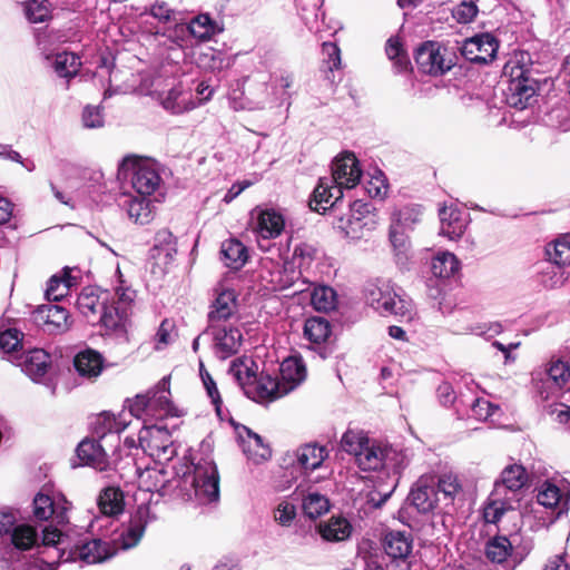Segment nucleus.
<instances>
[{
	"label": "nucleus",
	"mask_w": 570,
	"mask_h": 570,
	"mask_svg": "<svg viewBox=\"0 0 570 570\" xmlns=\"http://www.w3.org/2000/svg\"><path fill=\"white\" fill-rule=\"evenodd\" d=\"M140 489L158 492L160 495H175L184 500L209 503L219 498V475L210 456L195 455L175 466V475L167 479L161 468H148L139 473Z\"/></svg>",
	"instance_id": "nucleus-1"
},
{
	"label": "nucleus",
	"mask_w": 570,
	"mask_h": 570,
	"mask_svg": "<svg viewBox=\"0 0 570 570\" xmlns=\"http://www.w3.org/2000/svg\"><path fill=\"white\" fill-rule=\"evenodd\" d=\"M38 533L28 523H20L11 509L0 510V569L43 570L38 560H32L27 551L38 546Z\"/></svg>",
	"instance_id": "nucleus-2"
},
{
	"label": "nucleus",
	"mask_w": 570,
	"mask_h": 570,
	"mask_svg": "<svg viewBox=\"0 0 570 570\" xmlns=\"http://www.w3.org/2000/svg\"><path fill=\"white\" fill-rule=\"evenodd\" d=\"M42 544L52 548L60 562L82 561L87 564L104 562L117 553L111 541L85 537L72 543L70 535L57 528L43 530Z\"/></svg>",
	"instance_id": "nucleus-3"
},
{
	"label": "nucleus",
	"mask_w": 570,
	"mask_h": 570,
	"mask_svg": "<svg viewBox=\"0 0 570 570\" xmlns=\"http://www.w3.org/2000/svg\"><path fill=\"white\" fill-rule=\"evenodd\" d=\"M361 176L362 170L354 154L345 153L336 157L332 165V175L320 178L309 203L311 208L321 212L333 207L343 197V188H354Z\"/></svg>",
	"instance_id": "nucleus-4"
},
{
	"label": "nucleus",
	"mask_w": 570,
	"mask_h": 570,
	"mask_svg": "<svg viewBox=\"0 0 570 570\" xmlns=\"http://www.w3.org/2000/svg\"><path fill=\"white\" fill-rule=\"evenodd\" d=\"M110 294L95 287H86L78 295L76 306L91 324L102 325L107 332L125 337L127 327L126 311L111 312Z\"/></svg>",
	"instance_id": "nucleus-5"
},
{
	"label": "nucleus",
	"mask_w": 570,
	"mask_h": 570,
	"mask_svg": "<svg viewBox=\"0 0 570 570\" xmlns=\"http://www.w3.org/2000/svg\"><path fill=\"white\" fill-rule=\"evenodd\" d=\"M170 376H164L155 386L144 394L128 400L129 416L144 420L146 417L165 419L179 416L180 412L171 401Z\"/></svg>",
	"instance_id": "nucleus-6"
},
{
	"label": "nucleus",
	"mask_w": 570,
	"mask_h": 570,
	"mask_svg": "<svg viewBox=\"0 0 570 570\" xmlns=\"http://www.w3.org/2000/svg\"><path fill=\"white\" fill-rule=\"evenodd\" d=\"M366 301L383 316L394 315L411 321L414 315L412 301L387 279H376L368 284Z\"/></svg>",
	"instance_id": "nucleus-7"
},
{
	"label": "nucleus",
	"mask_w": 570,
	"mask_h": 570,
	"mask_svg": "<svg viewBox=\"0 0 570 570\" xmlns=\"http://www.w3.org/2000/svg\"><path fill=\"white\" fill-rule=\"evenodd\" d=\"M532 381L541 400L557 396L570 381V346L559 356H552L542 368L534 371Z\"/></svg>",
	"instance_id": "nucleus-8"
},
{
	"label": "nucleus",
	"mask_w": 570,
	"mask_h": 570,
	"mask_svg": "<svg viewBox=\"0 0 570 570\" xmlns=\"http://www.w3.org/2000/svg\"><path fill=\"white\" fill-rule=\"evenodd\" d=\"M384 445L371 441L362 431L347 430L341 439V448L355 459L363 471H376L384 466Z\"/></svg>",
	"instance_id": "nucleus-9"
},
{
	"label": "nucleus",
	"mask_w": 570,
	"mask_h": 570,
	"mask_svg": "<svg viewBox=\"0 0 570 570\" xmlns=\"http://www.w3.org/2000/svg\"><path fill=\"white\" fill-rule=\"evenodd\" d=\"M119 175H131L132 188L141 196L151 195L161 181L156 163L149 158L127 156L119 164Z\"/></svg>",
	"instance_id": "nucleus-10"
},
{
	"label": "nucleus",
	"mask_w": 570,
	"mask_h": 570,
	"mask_svg": "<svg viewBox=\"0 0 570 570\" xmlns=\"http://www.w3.org/2000/svg\"><path fill=\"white\" fill-rule=\"evenodd\" d=\"M529 70L518 61L510 60L503 68V76L508 78L504 89L505 101L510 107L524 109L529 106L535 94L533 81L528 77Z\"/></svg>",
	"instance_id": "nucleus-11"
},
{
	"label": "nucleus",
	"mask_w": 570,
	"mask_h": 570,
	"mask_svg": "<svg viewBox=\"0 0 570 570\" xmlns=\"http://www.w3.org/2000/svg\"><path fill=\"white\" fill-rule=\"evenodd\" d=\"M153 520L149 507L138 505L130 515L128 523L122 525L119 535L111 541L112 546L119 550H129L135 548L142 539L148 523Z\"/></svg>",
	"instance_id": "nucleus-12"
},
{
	"label": "nucleus",
	"mask_w": 570,
	"mask_h": 570,
	"mask_svg": "<svg viewBox=\"0 0 570 570\" xmlns=\"http://www.w3.org/2000/svg\"><path fill=\"white\" fill-rule=\"evenodd\" d=\"M139 442L145 451H149L151 456H156L159 460H168L175 453L170 434L163 425L154 424L148 426L144 423L139 433Z\"/></svg>",
	"instance_id": "nucleus-13"
},
{
	"label": "nucleus",
	"mask_w": 570,
	"mask_h": 570,
	"mask_svg": "<svg viewBox=\"0 0 570 570\" xmlns=\"http://www.w3.org/2000/svg\"><path fill=\"white\" fill-rule=\"evenodd\" d=\"M435 475H421L412 485L407 500L420 513H429L438 508L441 498L436 490Z\"/></svg>",
	"instance_id": "nucleus-14"
},
{
	"label": "nucleus",
	"mask_w": 570,
	"mask_h": 570,
	"mask_svg": "<svg viewBox=\"0 0 570 570\" xmlns=\"http://www.w3.org/2000/svg\"><path fill=\"white\" fill-rule=\"evenodd\" d=\"M446 49L434 41H426L415 52L419 69L428 75L440 76L452 67V61L445 59Z\"/></svg>",
	"instance_id": "nucleus-15"
},
{
	"label": "nucleus",
	"mask_w": 570,
	"mask_h": 570,
	"mask_svg": "<svg viewBox=\"0 0 570 570\" xmlns=\"http://www.w3.org/2000/svg\"><path fill=\"white\" fill-rule=\"evenodd\" d=\"M32 505L33 517L38 521H47L50 518L56 520L58 524H63L68 521L67 513L70 508V503L60 493L49 495L43 492H39L35 497Z\"/></svg>",
	"instance_id": "nucleus-16"
},
{
	"label": "nucleus",
	"mask_w": 570,
	"mask_h": 570,
	"mask_svg": "<svg viewBox=\"0 0 570 570\" xmlns=\"http://www.w3.org/2000/svg\"><path fill=\"white\" fill-rule=\"evenodd\" d=\"M207 331L213 336L217 357L225 360L238 352L243 341L239 328L219 324L209 325Z\"/></svg>",
	"instance_id": "nucleus-17"
},
{
	"label": "nucleus",
	"mask_w": 570,
	"mask_h": 570,
	"mask_svg": "<svg viewBox=\"0 0 570 570\" xmlns=\"http://www.w3.org/2000/svg\"><path fill=\"white\" fill-rule=\"evenodd\" d=\"M498 48L499 43L492 35L481 33L464 40L461 51L472 62L487 63L495 57Z\"/></svg>",
	"instance_id": "nucleus-18"
},
{
	"label": "nucleus",
	"mask_w": 570,
	"mask_h": 570,
	"mask_svg": "<svg viewBox=\"0 0 570 570\" xmlns=\"http://www.w3.org/2000/svg\"><path fill=\"white\" fill-rule=\"evenodd\" d=\"M32 316L35 323L49 333H62L69 327V314L66 308L58 305H41Z\"/></svg>",
	"instance_id": "nucleus-19"
},
{
	"label": "nucleus",
	"mask_w": 570,
	"mask_h": 570,
	"mask_svg": "<svg viewBox=\"0 0 570 570\" xmlns=\"http://www.w3.org/2000/svg\"><path fill=\"white\" fill-rule=\"evenodd\" d=\"M128 415L126 412L119 413L118 416L109 412L99 414L92 423L94 433L100 441L110 438L114 442L118 443L119 433L129 424Z\"/></svg>",
	"instance_id": "nucleus-20"
},
{
	"label": "nucleus",
	"mask_w": 570,
	"mask_h": 570,
	"mask_svg": "<svg viewBox=\"0 0 570 570\" xmlns=\"http://www.w3.org/2000/svg\"><path fill=\"white\" fill-rule=\"evenodd\" d=\"M256 214L255 232L264 239L278 237L285 227L283 215L273 208H255L252 213Z\"/></svg>",
	"instance_id": "nucleus-21"
},
{
	"label": "nucleus",
	"mask_w": 570,
	"mask_h": 570,
	"mask_svg": "<svg viewBox=\"0 0 570 570\" xmlns=\"http://www.w3.org/2000/svg\"><path fill=\"white\" fill-rule=\"evenodd\" d=\"M351 217L347 219L344 230L347 237L352 239H360L365 236L366 232H370L374 227V219L372 216L364 215L368 214V205L355 200L351 206Z\"/></svg>",
	"instance_id": "nucleus-22"
},
{
	"label": "nucleus",
	"mask_w": 570,
	"mask_h": 570,
	"mask_svg": "<svg viewBox=\"0 0 570 570\" xmlns=\"http://www.w3.org/2000/svg\"><path fill=\"white\" fill-rule=\"evenodd\" d=\"M528 475L525 469L520 464H511L503 469L499 480L494 482L493 489L512 497L518 502L519 491L525 485Z\"/></svg>",
	"instance_id": "nucleus-23"
},
{
	"label": "nucleus",
	"mask_w": 570,
	"mask_h": 570,
	"mask_svg": "<svg viewBox=\"0 0 570 570\" xmlns=\"http://www.w3.org/2000/svg\"><path fill=\"white\" fill-rule=\"evenodd\" d=\"M306 379V366L301 357L292 356L285 358L279 367V383L283 394L295 390Z\"/></svg>",
	"instance_id": "nucleus-24"
},
{
	"label": "nucleus",
	"mask_w": 570,
	"mask_h": 570,
	"mask_svg": "<svg viewBox=\"0 0 570 570\" xmlns=\"http://www.w3.org/2000/svg\"><path fill=\"white\" fill-rule=\"evenodd\" d=\"M500 491V488L493 489L483 503L482 517L487 523H498L504 513L514 509L517 501Z\"/></svg>",
	"instance_id": "nucleus-25"
},
{
	"label": "nucleus",
	"mask_w": 570,
	"mask_h": 570,
	"mask_svg": "<svg viewBox=\"0 0 570 570\" xmlns=\"http://www.w3.org/2000/svg\"><path fill=\"white\" fill-rule=\"evenodd\" d=\"M77 455L80 461L98 471H107L109 461L107 450L100 440H83L77 448Z\"/></svg>",
	"instance_id": "nucleus-26"
},
{
	"label": "nucleus",
	"mask_w": 570,
	"mask_h": 570,
	"mask_svg": "<svg viewBox=\"0 0 570 570\" xmlns=\"http://www.w3.org/2000/svg\"><path fill=\"white\" fill-rule=\"evenodd\" d=\"M18 358V365L21 367L22 372L35 382L41 381L50 365L49 354L41 348L31 350L21 354Z\"/></svg>",
	"instance_id": "nucleus-27"
},
{
	"label": "nucleus",
	"mask_w": 570,
	"mask_h": 570,
	"mask_svg": "<svg viewBox=\"0 0 570 570\" xmlns=\"http://www.w3.org/2000/svg\"><path fill=\"white\" fill-rule=\"evenodd\" d=\"M238 440L244 454L255 463L266 461L271 456V449L263 442L257 433L246 426L238 430Z\"/></svg>",
	"instance_id": "nucleus-28"
},
{
	"label": "nucleus",
	"mask_w": 570,
	"mask_h": 570,
	"mask_svg": "<svg viewBox=\"0 0 570 570\" xmlns=\"http://www.w3.org/2000/svg\"><path fill=\"white\" fill-rule=\"evenodd\" d=\"M247 394L259 403L272 402L284 396L283 387L278 379L271 375L261 374L258 379L254 377V382L249 384Z\"/></svg>",
	"instance_id": "nucleus-29"
},
{
	"label": "nucleus",
	"mask_w": 570,
	"mask_h": 570,
	"mask_svg": "<svg viewBox=\"0 0 570 570\" xmlns=\"http://www.w3.org/2000/svg\"><path fill=\"white\" fill-rule=\"evenodd\" d=\"M267 274L268 277L266 278L273 291H284L293 287L302 276V272L291 262L273 264Z\"/></svg>",
	"instance_id": "nucleus-30"
},
{
	"label": "nucleus",
	"mask_w": 570,
	"mask_h": 570,
	"mask_svg": "<svg viewBox=\"0 0 570 570\" xmlns=\"http://www.w3.org/2000/svg\"><path fill=\"white\" fill-rule=\"evenodd\" d=\"M161 106L171 114L179 115L197 107L190 92L183 89L181 83L173 86L165 96H159Z\"/></svg>",
	"instance_id": "nucleus-31"
},
{
	"label": "nucleus",
	"mask_w": 570,
	"mask_h": 570,
	"mask_svg": "<svg viewBox=\"0 0 570 570\" xmlns=\"http://www.w3.org/2000/svg\"><path fill=\"white\" fill-rule=\"evenodd\" d=\"M440 234L451 240L460 238L466 228V219L462 213L453 206H443L439 210Z\"/></svg>",
	"instance_id": "nucleus-32"
},
{
	"label": "nucleus",
	"mask_w": 570,
	"mask_h": 570,
	"mask_svg": "<svg viewBox=\"0 0 570 570\" xmlns=\"http://www.w3.org/2000/svg\"><path fill=\"white\" fill-rule=\"evenodd\" d=\"M297 10L299 16L309 29L311 32L323 38V33L327 31V26L324 19H320L321 13V0H296Z\"/></svg>",
	"instance_id": "nucleus-33"
},
{
	"label": "nucleus",
	"mask_w": 570,
	"mask_h": 570,
	"mask_svg": "<svg viewBox=\"0 0 570 570\" xmlns=\"http://www.w3.org/2000/svg\"><path fill=\"white\" fill-rule=\"evenodd\" d=\"M537 501L540 505L552 510V519H559L569 509L568 499L563 498L560 489L550 483L544 482L538 490Z\"/></svg>",
	"instance_id": "nucleus-34"
},
{
	"label": "nucleus",
	"mask_w": 570,
	"mask_h": 570,
	"mask_svg": "<svg viewBox=\"0 0 570 570\" xmlns=\"http://www.w3.org/2000/svg\"><path fill=\"white\" fill-rule=\"evenodd\" d=\"M384 551L393 559H405L413 549V538L407 531H390L383 541Z\"/></svg>",
	"instance_id": "nucleus-35"
},
{
	"label": "nucleus",
	"mask_w": 570,
	"mask_h": 570,
	"mask_svg": "<svg viewBox=\"0 0 570 570\" xmlns=\"http://www.w3.org/2000/svg\"><path fill=\"white\" fill-rule=\"evenodd\" d=\"M177 253L176 238L168 229L159 230L155 236V244L151 248V257L157 265L167 266L174 261Z\"/></svg>",
	"instance_id": "nucleus-36"
},
{
	"label": "nucleus",
	"mask_w": 570,
	"mask_h": 570,
	"mask_svg": "<svg viewBox=\"0 0 570 570\" xmlns=\"http://www.w3.org/2000/svg\"><path fill=\"white\" fill-rule=\"evenodd\" d=\"M236 309V296L233 291H223L218 294L208 313L209 325H219L226 322Z\"/></svg>",
	"instance_id": "nucleus-37"
},
{
	"label": "nucleus",
	"mask_w": 570,
	"mask_h": 570,
	"mask_svg": "<svg viewBox=\"0 0 570 570\" xmlns=\"http://www.w3.org/2000/svg\"><path fill=\"white\" fill-rule=\"evenodd\" d=\"M188 33L198 41H208L223 32L224 28L208 13L195 16L187 24Z\"/></svg>",
	"instance_id": "nucleus-38"
},
{
	"label": "nucleus",
	"mask_w": 570,
	"mask_h": 570,
	"mask_svg": "<svg viewBox=\"0 0 570 570\" xmlns=\"http://www.w3.org/2000/svg\"><path fill=\"white\" fill-rule=\"evenodd\" d=\"M73 365L80 376L95 379L104 368V358L97 351L87 348L75 356Z\"/></svg>",
	"instance_id": "nucleus-39"
},
{
	"label": "nucleus",
	"mask_w": 570,
	"mask_h": 570,
	"mask_svg": "<svg viewBox=\"0 0 570 570\" xmlns=\"http://www.w3.org/2000/svg\"><path fill=\"white\" fill-rule=\"evenodd\" d=\"M327 455L326 448L317 444L302 445L295 452L297 466L305 472L318 469Z\"/></svg>",
	"instance_id": "nucleus-40"
},
{
	"label": "nucleus",
	"mask_w": 570,
	"mask_h": 570,
	"mask_svg": "<svg viewBox=\"0 0 570 570\" xmlns=\"http://www.w3.org/2000/svg\"><path fill=\"white\" fill-rule=\"evenodd\" d=\"M98 509L106 517H116L124 511V493L119 488H105L97 499Z\"/></svg>",
	"instance_id": "nucleus-41"
},
{
	"label": "nucleus",
	"mask_w": 570,
	"mask_h": 570,
	"mask_svg": "<svg viewBox=\"0 0 570 570\" xmlns=\"http://www.w3.org/2000/svg\"><path fill=\"white\" fill-rule=\"evenodd\" d=\"M220 255L224 264L233 269L243 267L248 258L247 248L235 238L222 243Z\"/></svg>",
	"instance_id": "nucleus-42"
},
{
	"label": "nucleus",
	"mask_w": 570,
	"mask_h": 570,
	"mask_svg": "<svg viewBox=\"0 0 570 570\" xmlns=\"http://www.w3.org/2000/svg\"><path fill=\"white\" fill-rule=\"evenodd\" d=\"M513 546L505 535H495L485 543L484 553L489 561L497 564L509 563Z\"/></svg>",
	"instance_id": "nucleus-43"
},
{
	"label": "nucleus",
	"mask_w": 570,
	"mask_h": 570,
	"mask_svg": "<svg viewBox=\"0 0 570 570\" xmlns=\"http://www.w3.org/2000/svg\"><path fill=\"white\" fill-rule=\"evenodd\" d=\"M566 267L552 262H544L539 271V283L547 289L561 287L568 279Z\"/></svg>",
	"instance_id": "nucleus-44"
},
{
	"label": "nucleus",
	"mask_w": 570,
	"mask_h": 570,
	"mask_svg": "<svg viewBox=\"0 0 570 570\" xmlns=\"http://www.w3.org/2000/svg\"><path fill=\"white\" fill-rule=\"evenodd\" d=\"M460 268V261L450 252L439 253L431 264L433 275L440 278H450L459 273Z\"/></svg>",
	"instance_id": "nucleus-45"
},
{
	"label": "nucleus",
	"mask_w": 570,
	"mask_h": 570,
	"mask_svg": "<svg viewBox=\"0 0 570 570\" xmlns=\"http://www.w3.org/2000/svg\"><path fill=\"white\" fill-rule=\"evenodd\" d=\"M71 269L65 268L62 275H53L46 289V296L49 301H60L68 295L69 289L76 284V278L70 275Z\"/></svg>",
	"instance_id": "nucleus-46"
},
{
	"label": "nucleus",
	"mask_w": 570,
	"mask_h": 570,
	"mask_svg": "<svg viewBox=\"0 0 570 570\" xmlns=\"http://www.w3.org/2000/svg\"><path fill=\"white\" fill-rule=\"evenodd\" d=\"M81 66L80 58L72 52H59L53 56L51 67L55 72L61 78L75 77Z\"/></svg>",
	"instance_id": "nucleus-47"
},
{
	"label": "nucleus",
	"mask_w": 570,
	"mask_h": 570,
	"mask_svg": "<svg viewBox=\"0 0 570 570\" xmlns=\"http://www.w3.org/2000/svg\"><path fill=\"white\" fill-rule=\"evenodd\" d=\"M126 207L129 218L136 224L145 225L154 218V206L144 196L130 198Z\"/></svg>",
	"instance_id": "nucleus-48"
},
{
	"label": "nucleus",
	"mask_w": 570,
	"mask_h": 570,
	"mask_svg": "<svg viewBox=\"0 0 570 570\" xmlns=\"http://www.w3.org/2000/svg\"><path fill=\"white\" fill-rule=\"evenodd\" d=\"M228 101L232 109L240 110H262L264 109V99L247 97L243 88V83L238 82L237 87L232 89L228 95Z\"/></svg>",
	"instance_id": "nucleus-49"
},
{
	"label": "nucleus",
	"mask_w": 570,
	"mask_h": 570,
	"mask_svg": "<svg viewBox=\"0 0 570 570\" xmlns=\"http://www.w3.org/2000/svg\"><path fill=\"white\" fill-rule=\"evenodd\" d=\"M422 207L419 205H407L392 214L391 225L399 228L411 230L421 222Z\"/></svg>",
	"instance_id": "nucleus-50"
},
{
	"label": "nucleus",
	"mask_w": 570,
	"mask_h": 570,
	"mask_svg": "<svg viewBox=\"0 0 570 570\" xmlns=\"http://www.w3.org/2000/svg\"><path fill=\"white\" fill-rule=\"evenodd\" d=\"M407 230L390 226V242L393 246L396 263L405 266L410 259V240L405 235Z\"/></svg>",
	"instance_id": "nucleus-51"
},
{
	"label": "nucleus",
	"mask_w": 570,
	"mask_h": 570,
	"mask_svg": "<svg viewBox=\"0 0 570 570\" xmlns=\"http://www.w3.org/2000/svg\"><path fill=\"white\" fill-rule=\"evenodd\" d=\"M337 296L335 291L326 285L314 286L311 293V304L320 312H330L336 307Z\"/></svg>",
	"instance_id": "nucleus-52"
},
{
	"label": "nucleus",
	"mask_w": 570,
	"mask_h": 570,
	"mask_svg": "<svg viewBox=\"0 0 570 570\" xmlns=\"http://www.w3.org/2000/svg\"><path fill=\"white\" fill-rule=\"evenodd\" d=\"M331 334V325L328 321L322 317L307 318L304 325L305 337L315 344L325 342Z\"/></svg>",
	"instance_id": "nucleus-53"
},
{
	"label": "nucleus",
	"mask_w": 570,
	"mask_h": 570,
	"mask_svg": "<svg viewBox=\"0 0 570 570\" xmlns=\"http://www.w3.org/2000/svg\"><path fill=\"white\" fill-rule=\"evenodd\" d=\"M546 253L548 261L563 267L570 265V237L563 236L558 238L552 244H549Z\"/></svg>",
	"instance_id": "nucleus-54"
},
{
	"label": "nucleus",
	"mask_w": 570,
	"mask_h": 570,
	"mask_svg": "<svg viewBox=\"0 0 570 570\" xmlns=\"http://www.w3.org/2000/svg\"><path fill=\"white\" fill-rule=\"evenodd\" d=\"M351 527L345 519L332 518L321 525V534L327 541H341L350 535Z\"/></svg>",
	"instance_id": "nucleus-55"
},
{
	"label": "nucleus",
	"mask_w": 570,
	"mask_h": 570,
	"mask_svg": "<svg viewBox=\"0 0 570 570\" xmlns=\"http://www.w3.org/2000/svg\"><path fill=\"white\" fill-rule=\"evenodd\" d=\"M328 508L327 498L317 492L308 493L303 500V511L311 519L321 517L328 511Z\"/></svg>",
	"instance_id": "nucleus-56"
},
{
	"label": "nucleus",
	"mask_w": 570,
	"mask_h": 570,
	"mask_svg": "<svg viewBox=\"0 0 570 570\" xmlns=\"http://www.w3.org/2000/svg\"><path fill=\"white\" fill-rule=\"evenodd\" d=\"M198 63L212 71H220L228 68L233 60L230 57L225 56L222 51L208 48L205 52L198 56Z\"/></svg>",
	"instance_id": "nucleus-57"
},
{
	"label": "nucleus",
	"mask_w": 570,
	"mask_h": 570,
	"mask_svg": "<svg viewBox=\"0 0 570 570\" xmlns=\"http://www.w3.org/2000/svg\"><path fill=\"white\" fill-rule=\"evenodd\" d=\"M385 51L389 59L393 61L397 71H404L409 68L410 59L399 38L391 37L387 40Z\"/></svg>",
	"instance_id": "nucleus-58"
},
{
	"label": "nucleus",
	"mask_w": 570,
	"mask_h": 570,
	"mask_svg": "<svg viewBox=\"0 0 570 570\" xmlns=\"http://www.w3.org/2000/svg\"><path fill=\"white\" fill-rule=\"evenodd\" d=\"M27 19L32 22H45L50 18V4L48 0H27L23 4Z\"/></svg>",
	"instance_id": "nucleus-59"
},
{
	"label": "nucleus",
	"mask_w": 570,
	"mask_h": 570,
	"mask_svg": "<svg viewBox=\"0 0 570 570\" xmlns=\"http://www.w3.org/2000/svg\"><path fill=\"white\" fill-rule=\"evenodd\" d=\"M323 62L325 67L327 68V75L326 78L334 82L335 76L334 71L338 70L341 68V50L340 48L333 43V42H323Z\"/></svg>",
	"instance_id": "nucleus-60"
},
{
	"label": "nucleus",
	"mask_w": 570,
	"mask_h": 570,
	"mask_svg": "<svg viewBox=\"0 0 570 570\" xmlns=\"http://www.w3.org/2000/svg\"><path fill=\"white\" fill-rule=\"evenodd\" d=\"M146 12L161 23L176 22L179 18V12L164 0H156Z\"/></svg>",
	"instance_id": "nucleus-61"
},
{
	"label": "nucleus",
	"mask_w": 570,
	"mask_h": 570,
	"mask_svg": "<svg viewBox=\"0 0 570 570\" xmlns=\"http://www.w3.org/2000/svg\"><path fill=\"white\" fill-rule=\"evenodd\" d=\"M436 481L439 495L442 494L443 499L448 501V503L452 502L455 495L461 491V484L459 483L458 476L453 474H443L440 478H436Z\"/></svg>",
	"instance_id": "nucleus-62"
},
{
	"label": "nucleus",
	"mask_w": 570,
	"mask_h": 570,
	"mask_svg": "<svg viewBox=\"0 0 570 570\" xmlns=\"http://www.w3.org/2000/svg\"><path fill=\"white\" fill-rule=\"evenodd\" d=\"M317 255V249L307 243H301L294 248L293 261L294 266H298L297 269L308 268L314 262Z\"/></svg>",
	"instance_id": "nucleus-63"
},
{
	"label": "nucleus",
	"mask_w": 570,
	"mask_h": 570,
	"mask_svg": "<svg viewBox=\"0 0 570 570\" xmlns=\"http://www.w3.org/2000/svg\"><path fill=\"white\" fill-rule=\"evenodd\" d=\"M384 466L383 469L391 470L395 473H400L402 469L407 465V458L402 451H397L396 449L384 445Z\"/></svg>",
	"instance_id": "nucleus-64"
}]
</instances>
